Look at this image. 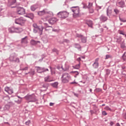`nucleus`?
<instances>
[{
	"label": "nucleus",
	"instance_id": "1",
	"mask_svg": "<svg viewBox=\"0 0 126 126\" xmlns=\"http://www.w3.org/2000/svg\"><path fill=\"white\" fill-rule=\"evenodd\" d=\"M71 10L73 12V16L74 18L79 16V7L78 6L71 7Z\"/></svg>",
	"mask_w": 126,
	"mask_h": 126
},
{
	"label": "nucleus",
	"instance_id": "2",
	"mask_svg": "<svg viewBox=\"0 0 126 126\" xmlns=\"http://www.w3.org/2000/svg\"><path fill=\"white\" fill-rule=\"evenodd\" d=\"M68 14L69 13L66 11H61L57 14V16L61 19H64L68 17Z\"/></svg>",
	"mask_w": 126,
	"mask_h": 126
},
{
	"label": "nucleus",
	"instance_id": "3",
	"mask_svg": "<svg viewBox=\"0 0 126 126\" xmlns=\"http://www.w3.org/2000/svg\"><path fill=\"white\" fill-rule=\"evenodd\" d=\"M62 82L63 83H67L70 79V75L68 73H64L62 76Z\"/></svg>",
	"mask_w": 126,
	"mask_h": 126
},
{
	"label": "nucleus",
	"instance_id": "4",
	"mask_svg": "<svg viewBox=\"0 0 126 126\" xmlns=\"http://www.w3.org/2000/svg\"><path fill=\"white\" fill-rule=\"evenodd\" d=\"M15 22L16 24H19V25H24V23L26 22V19L24 17L16 19Z\"/></svg>",
	"mask_w": 126,
	"mask_h": 126
},
{
	"label": "nucleus",
	"instance_id": "5",
	"mask_svg": "<svg viewBox=\"0 0 126 126\" xmlns=\"http://www.w3.org/2000/svg\"><path fill=\"white\" fill-rule=\"evenodd\" d=\"M25 98L26 99V100L29 101V102H35L36 101V97L34 94L27 95Z\"/></svg>",
	"mask_w": 126,
	"mask_h": 126
},
{
	"label": "nucleus",
	"instance_id": "6",
	"mask_svg": "<svg viewBox=\"0 0 126 126\" xmlns=\"http://www.w3.org/2000/svg\"><path fill=\"white\" fill-rule=\"evenodd\" d=\"M19 31H18V29H16L14 27H11L9 28L8 31L10 33H14V32H16V33H20V32H22L23 31V30L22 29H19Z\"/></svg>",
	"mask_w": 126,
	"mask_h": 126
},
{
	"label": "nucleus",
	"instance_id": "7",
	"mask_svg": "<svg viewBox=\"0 0 126 126\" xmlns=\"http://www.w3.org/2000/svg\"><path fill=\"white\" fill-rule=\"evenodd\" d=\"M17 14L22 15L25 14V9L21 7H18L17 8Z\"/></svg>",
	"mask_w": 126,
	"mask_h": 126
},
{
	"label": "nucleus",
	"instance_id": "8",
	"mask_svg": "<svg viewBox=\"0 0 126 126\" xmlns=\"http://www.w3.org/2000/svg\"><path fill=\"white\" fill-rule=\"evenodd\" d=\"M36 70L37 72H38V73L45 72L46 71H49V69H45V68H41L40 67H37Z\"/></svg>",
	"mask_w": 126,
	"mask_h": 126
},
{
	"label": "nucleus",
	"instance_id": "9",
	"mask_svg": "<svg viewBox=\"0 0 126 126\" xmlns=\"http://www.w3.org/2000/svg\"><path fill=\"white\" fill-rule=\"evenodd\" d=\"M4 90L8 94H11L13 93V90H12V89L8 87H6L4 88Z\"/></svg>",
	"mask_w": 126,
	"mask_h": 126
},
{
	"label": "nucleus",
	"instance_id": "10",
	"mask_svg": "<svg viewBox=\"0 0 126 126\" xmlns=\"http://www.w3.org/2000/svg\"><path fill=\"white\" fill-rule=\"evenodd\" d=\"M58 20H58L57 18L54 17L50 19L48 21V22L49 23H50V24H55V23H56V22L58 21Z\"/></svg>",
	"mask_w": 126,
	"mask_h": 126
},
{
	"label": "nucleus",
	"instance_id": "11",
	"mask_svg": "<svg viewBox=\"0 0 126 126\" xmlns=\"http://www.w3.org/2000/svg\"><path fill=\"white\" fill-rule=\"evenodd\" d=\"M98 62H99V58H96L95 60L94 63L93 64V66L94 68H98V67H99V63H98Z\"/></svg>",
	"mask_w": 126,
	"mask_h": 126
},
{
	"label": "nucleus",
	"instance_id": "12",
	"mask_svg": "<svg viewBox=\"0 0 126 126\" xmlns=\"http://www.w3.org/2000/svg\"><path fill=\"white\" fill-rule=\"evenodd\" d=\"M86 24H87L89 26V27H91V28H92L93 27V22H92V21L90 20H86Z\"/></svg>",
	"mask_w": 126,
	"mask_h": 126
},
{
	"label": "nucleus",
	"instance_id": "13",
	"mask_svg": "<svg viewBox=\"0 0 126 126\" xmlns=\"http://www.w3.org/2000/svg\"><path fill=\"white\" fill-rule=\"evenodd\" d=\"M46 13H49V12L47 11L46 10H43V11L38 12V15L40 16H42V15H44V14H46Z\"/></svg>",
	"mask_w": 126,
	"mask_h": 126
},
{
	"label": "nucleus",
	"instance_id": "14",
	"mask_svg": "<svg viewBox=\"0 0 126 126\" xmlns=\"http://www.w3.org/2000/svg\"><path fill=\"white\" fill-rule=\"evenodd\" d=\"M44 81L45 82H51V81H53V79H51L50 76H47L44 78Z\"/></svg>",
	"mask_w": 126,
	"mask_h": 126
},
{
	"label": "nucleus",
	"instance_id": "15",
	"mask_svg": "<svg viewBox=\"0 0 126 126\" xmlns=\"http://www.w3.org/2000/svg\"><path fill=\"white\" fill-rule=\"evenodd\" d=\"M107 14L108 16H110L112 14V8L108 7L107 10Z\"/></svg>",
	"mask_w": 126,
	"mask_h": 126
},
{
	"label": "nucleus",
	"instance_id": "16",
	"mask_svg": "<svg viewBox=\"0 0 126 126\" xmlns=\"http://www.w3.org/2000/svg\"><path fill=\"white\" fill-rule=\"evenodd\" d=\"M22 44H27L28 43V40L27 39V36H26L25 38L22 39L21 41Z\"/></svg>",
	"mask_w": 126,
	"mask_h": 126
},
{
	"label": "nucleus",
	"instance_id": "17",
	"mask_svg": "<svg viewBox=\"0 0 126 126\" xmlns=\"http://www.w3.org/2000/svg\"><path fill=\"white\" fill-rule=\"evenodd\" d=\"M18 98L15 99V102H16V103H18V104H20V103L22 101V98H20L19 96H18Z\"/></svg>",
	"mask_w": 126,
	"mask_h": 126
},
{
	"label": "nucleus",
	"instance_id": "18",
	"mask_svg": "<svg viewBox=\"0 0 126 126\" xmlns=\"http://www.w3.org/2000/svg\"><path fill=\"white\" fill-rule=\"evenodd\" d=\"M38 43H40V41H35L33 39H32L31 41V45H32L33 46H34V45H37V44H38Z\"/></svg>",
	"mask_w": 126,
	"mask_h": 126
},
{
	"label": "nucleus",
	"instance_id": "19",
	"mask_svg": "<svg viewBox=\"0 0 126 126\" xmlns=\"http://www.w3.org/2000/svg\"><path fill=\"white\" fill-rule=\"evenodd\" d=\"M37 8H38V6L36 5H33L31 7V9L32 11H35Z\"/></svg>",
	"mask_w": 126,
	"mask_h": 126
},
{
	"label": "nucleus",
	"instance_id": "20",
	"mask_svg": "<svg viewBox=\"0 0 126 126\" xmlns=\"http://www.w3.org/2000/svg\"><path fill=\"white\" fill-rule=\"evenodd\" d=\"M118 5L120 6V7H125V2L123 1H121L120 2H119Z\"/></svg>",
	"mask_w": 126,
	"mask_h": 126
},
{
	"label": "nucleus",
	"instance_id": "21",
	"mask_svg": "<svg viewBox=\"0 0 126 126\" xmlns=\"http://www.w3.org/2000/svg\"><path fill=\"white\" fill-rule=\"evenodd\" d=\"M15 2H16V0H9L8 4L9 5H12V4H14Z\"/></svg>",
	"mask_w": 126,
	"mask_h": 126
},
{
	"label": "nucleus",
	"instance_id": "22",
	"mask_svg": "<svg viewBox=\"0 0 126 126\" xmlns=\"http://www.w3.org/2000/svg\"><path fill=\"white\" fill-rule=\"evenodd\" d=\"M73 67L75 68V69H79L80 68V63L79 64L75 65V66H73Z\"/></svg>",
	"mask_w": 126,
	"mask_h": 126
},
{
	"label": "nucleus",
	"instance_id": "23",
	"mask_svg": "<svg viewBox=\"0 0 126 126\" xmlns=\"http://www.w3.org/2000/svg\"><path fill=\"white\" fill-rule=\"evenodd\" d=\"M25 17H28L29 18H31V19H32V18L34 17V15L33 14H29L27 16H25Z\"/></svg>",
	"mask_w": 126,
	"mask_h": 126
},
{
	"label": "nucleus",
	"instance_id": "24",
	"mask_svg": "<svg viewBox=\"0 0 126 126\" xmlns=\"http://www.w3.org/2000/svg\"><path fill=\"white\" fill-rule=\"evenodd\" d=\"M51 85L53 86V87H54L55 88H57L58 85H59V83L56 82L54 83L51 84Z\"/></svg>",
	"mask_w": 126,
	"mask_h": 126
},
{
	"label": "nucleus",
	"instance_id": "25",
	"mask_svg": "<svg viewBox=\"0 0 126 126\" xmlns=\"http://www.w3.org/2000/svg\"><path fill=\"white\" fill-rule=\"evenodd\" d=\"M37 29L39 30L40 33L42 34V32H43V30H44V28L43 27V26H39Z\"/></svg>",
	"mask_w": 126,
	"mask_h": 126
},
{
	"label": "nucleus",
	"instance_id": "26",
	"mask_svg": "<svg viewBox=\"0 0 126 126\" xmlns=\"http://www.w3.org/2000/svg\"><path fill=\"white\" fill-rule=\"evenodd\" d=\"M13 61L14 62H16V63H19V58H16V57L13 58Z\"/></svg>",
	"mask_w": 126,
	"mask_h": 126
},
{
	"label": "nucleus",
	"instance_id": "27",
	"mask_svg": "<svg viewBox=\"0 0 126 126\" xmlns=\"http://www.w3.org/2000/svg\"><path fill=\"white\" fill-rule=\"evenodd\" d=\"M100 19H101V20H102V21H106L107 20V18H106L105 17H104L103 16H101L100 17Z\"/></svg>",
	"mask_w": 126,
	"mask_h": 126
},
{
	"label": "nucleus",
	"instance_id": "28",
	"mask_svg": "<svg viewBox=\"0 0 126 126\" xmlns=\"http://www.w3.org/2000/svg\"><path fill=\"white\" fill-rule=\"evenodd\" d=\"M114 11L115 12L116 14H119V13H120V11L117 9H115Z\"/></svg>",
	"mask_w": 126,
	"mask_h": 126
},
{
	"label": "nucleus",
	"instance_id": "29",
	"mask_svg": "<svg viewBox=\"0 0 126 126\" xmlns=\"http://www.w3.org/2000/svg\"><path fill=\"white\" fill-rule=\"evenodd\" d=\"M82 42L83 43H86V38L83 37V36L82 37Z\"/></svg>",
	"mask_w": 126,
	"mask_h": 126
},
{
	"label": "nucleus",
	"instance_id": "30",
	"mask_svg": "<svg viewBox=\"0 0 126 126\" xmlns=\"http://www.w3.org/2000/svg\"><path fill=\"white\" fill-rule=\"evenodd\" d=\"M93 6V3H89V5L88 6V8H91V7H92Z\"/></svg>",
	"mask_w": 126,
	"mask_h": 126
},
{
	"label": "nucleus",
	"instance_id": "31",
	"mask_svg": "<svg viewBox=\"0 0 126 126\" xmlns=\"http://www.w3.org/2000/svg\"><path fill=\"white\" fill-rule=\"evenodd\" d=\"M104 109L106 110V111H111V109L109 106H106L104 108Z\"/></svg>",
	"mask_w": 126,
	"mask_h": 126
},
{
	"label": "nucleus",
	"instance_id": "32",
	"mask_svg": "<svg viewBox=\"0 0 126 126\" xmlns=\"http://www.w3.org/2000/svg\"><path fill=\"white\" fill-rule=\"evenodd\" d=\"M33 27H34V28H35L36 29H38V25H37V24H33Z\"/></svg>",
	"mask_w": 126,
	"mask_h": 126
},
{
	"label": "nucleus",
	"instance_id": "33",
	"mask_svg": "<svg viewBox=\"0 0 126 126\" xmlns=\"http://www.w3.org/2000/svg\"><path fill=\"white\" fill-rule=\"evenodd\" d=\"M110 58H112L110 55H107L106 56L105 60H108V59H110Z\"/></svg>",
	"mask_w": 126,
	"mask_h": 126
},
{
	"label": "nucleus",
	"instance_id": "34",
	"mask_svg": "<svg viewBox=\"0 0 126 126\" xmlns=\"http://www.w3.org/2000/svg\"><path fill=\"white\" fill-rule=\"evenodd\" d=\"M75 46H76V48H77V49H80V45L79 44H76Z\"/></svg>",
	"mask_w": 126,
	"mask_h": 126
},
{
	"label": "nucleus",
	"instance_id": "35",
	"mask_svg": "<svg viewBox=\"0 0 126 126\" xmlns=\"http://www.w3.org/2000/svg\"><path fill=\"white\" fill-rule=\"evenodd\" d=\"M102 114L103 116H106V115L107 114V112H106V111H102Z\"/></svg>",
	"mask_w": 126,
	"mask_h": 126
},
{
	"label": "nucleus",
	"instance_id": "36",
	"mask_svg": "<svg viewBox=\"0 0 126 126\" xmlns=\"http://www.w3.org/2000/svg\"><path fill=\"white\" fill-rule=\"evenodd\" d=\"M83 5V8H88V6L86 4H84Z\"/></svg>",
	"mask_w": 126,
	"mask_h": 126
},
{
	"label": "nucleus",
	"instance_id": "37",
	"mask_svg": "<svg viewBox=\"0 0 126 126\" xmlns=\"http://www.w3.org/2000/svg\"><path fill=\"white\" fill-rule=\"evenodd\" d=\"M120 20L122 21V22H126V20H124V19L120 18Z\"/></svg>",
	"mask_w": 126,
	"mask_h": 126
},
{
	"label": "nucleus",
	"instance_id": "38",
	"mask_svg": "<svg viewBox=\"0 0 126 126\" xmlns=\"http://www.w3.org/2000/svg\"><path fill=\"white\" fill-rule=\"evenodd\" d=\"M52 52H54L55 53H58V50L57 49H55V48H54L53 50H52Z\"/></svg>",
	"mask_w": 126,
	"mask_h": 126
},
{
	"label": "nucleus",
	"instance_id": "39",
	"mask_svg": "<svg viewBox=\"0 0 126 126\" xmlns=\"http://www.w3.org/2000/svg\"><path fill=\"white\" fill-rule=\"evenodd\" d=\"M90 13H93V12H94V10H93V9H92V8H91L90 9Z\"/></svg>",
	"mask_w": 126,
	"mask_h": 126
},
{
	"label": "nucleus",
	"instance_id": "40",
	"mask_svg": "<svg viewBox=\"0 0 126 126\" xmlns=\"http://www.w3.org/2000/svg\"><path fill=\"white\" fill-rule=\"evenodd\" d=\"M77 36L78 37H81L82 38V37L83 36V35H81V34H77Z\"/></svg>",
	"mask_w": 126,
	"mask_h": 126
},
{
	"label": "nucleus",
	"instance_id": "41",
	"mask_svg": "<svg viewBox=\"0 0 126 126\" xmlns=\"http://www.w3.org/2000/svg\"><path fill=\"white\" fill-rule=\"evenodd\" d=\"M28 69V67H26L22 69V70H27Z\"/></svg>",
	"mask_w": 126,
	"mask_h": 126
},
{
	"label": "nucleus",
	"instance_id": "42",
	"mask_svg": "<svg viewBox=\"0 0 126 126\" xmlns=\"http://www.w3.org/2000/svg\"><path fill=\"white\" fill-rule=\"evenodd\" d=\"M6 99H7V100H9V97L6 96V97H4V100H6Z\"/></svg>",
	"mask_w": 126,
	"mask_h": 126
},
{
	"label": "nucleus",
	"instance_id": "43",
	"mask_svg": "<svg viewBox=\"0 0 126 126\" xmlns=\"http://www.w3.org/2000/svg\"><path fill=\"white\" fill-rule=\"evenodd\" d=\"M77 61L78 62H79V63H80V61H81V59L80 58V57L78 58L77 59Z\"/></svg>",
	"mask_w": 126,
	"mask_h": 126
},
{
	"label": "nucleus",
	"instance_id": "44",
	"mask_svg": "<svg viewBox=\"0 0 126 126\" xmlns=\"http://www.w3.org/2000/svg\"><path fill=\"white\" fill-rule=\"evenodd\" d=\"M30 124V121H28V122H26V125H27V126H29V125Z\"/></svg>",
	"mask_w": 126,
	"mask_h": 126
},
{
	"label": "nucleus",
	"instance_id": "45",
	"mask_svg": "<svg viewBox=\"0 0 126 126\" xmlns=\"http://www.w3.org/2000/svg\"><path fill=\"white\" fill-rule=\"evenodd\" d=\"M121 48H123V49L126 48V46H125V44H121Z\"/></svg>",
	"mask_w": 126,
	"mask_h": 126
},
{
	"label": "nucleus",
	"instance_id": "46",
	"mask_svg": "<svg viewBox=\"0 0 126 126\" xmlns=\"http://www.w3.org/2000/svg\"><path fill=\"white\" fill-rule=\"evenodd\" d=\"M50 68L51 69V74H54V73H55L53 72V70H52V67H50Z\"/></svg>",
	"mask_w": 126,
	"mask_h": 126
},
{
	"label": "nucleus",
	"instance_id": "47",
	"mask_svg": "<svg viewBox=\"0 0 126 126\" xmlns=\"http://www.w3.org/2000/svg\"><path fill=\"white\" fill-rule=\"evenodd\" d=\"M37 29H33V32H34V33H37Z\"/></svg>",
	"mask_w": 126,
	"mask_h": 126
},
{
	"label": "nucleus",
	"instance_id": "48",
	"mask_svg": "<svg viewBox=\"0 0 126 126\" xmlns=\"http://www.w3.org/2000/svg\"><path fill=\"white\" fill-rule=\"evenodd\" d=\"M75 75H78V74H79V72H78V71H76L75 73Z\"/></svg>",
	"mask_w": 126,
	"mask_h": 126
},
{
	"label": "nucleus",
	"instance_id": "49",
	"mask_svg": "<svg viewBox=\"0 0 126 126\" xmlns=\"http://www.w3.org/2000/svg\"><path fill=\"white\" fill-rule=\"evenodd\" d=\"M110 126H113V125H114V122H111L110 123Z\"/></svg>",
	"mask_w": 126,
	"mask_h": 126
},
{
	"label": "nucleus",
	"instance_id": "50",
	"mask_svg": "<svg viewBox=\"0 0 126 126\" xmlns=\"http://www.w3.org/2000/svg\"><path fill=\"white\" fill-rule=\"evenodd\" d=\"M76 72V71H72L70 72V73H74L75 74Z\"/></svg>",
	"mask_w": 126,
	"mask_h": 126
},
{
	"label": "nucleus",
	"instance_id": "51",
	"mask_svg": "<svg viewBox=\"0 0 126 126\" xmlns=\"http://www.w3.org/2000/svg\"><path fill=\"white\" fill-rule=\"evenodd\" d=\"M54 103L51 102V103H50V106H54Z\"/></svg>",
	"mask_w": 126,
	"mask_h": 126
},
{
	"label": "nucleus",
	"instance_id": "52",
	"mask_svg": "<svg viewBox=\"0 0 126 126\" xmlns=\"http://www.w3.org/2000/svg\"><path fill=\"white\" fill-rule=\"evenodd\" d=\"M16 29H18V31H20L19 29H22L21 28H16Z\"/></svg>",
	"mask_w": 126,
	"mask_h": 126
},
{
	"label": "nucleus",
	"instance_id": "53",
	"mask_svg": "<svg viewBox=\"0 0 126 126\" xmlns=\"http://www.w3.org/2000/svg\"><path fill=\"white\" fill-rule=\"evenodd\" d=\"M34 72H35V71H32L31 73L32 75H34Z\"/></svg>",
	"mask_w": 126,
	"mask_h": 126
},
{
	"label": "nucleus",
	"instance_id": "54",
	"mask_svg": "<svg viewBox=\"0 0 126 126\" xmlns=\"http://www.w3.org/2000/svg\"><path fill=\"white\" fill-rule=\"evenodd\" d=\"M123 32H123V31H120L119 34H122Z\"/></svg>",
	"mask_w": 126,
	"mask_h": 126
},
{
	"label": "nucleus",
	"instance_id": "55",
	"mask_svg": "<svg viewBox=\"0 0 126 126\" xmlns=\"http://www.w3.org/2000/svg\"><path fill=\"white\" fill-rule=\"evenodd\" d=\"M116 126H121L120 125V124H119V123H117V124H116Z\"/></svg>",
	"mask_w": 126,
	"mask_h": 126
},
{
	"label": "nucleus",
	"instance_id": "56",
	"mask_svg": "<svg viewBox=\"0 0 126 126\" xmlns=\"http://www.w3.org/2000/svg\"><path fill=\"white\" fill-rule=\"evenodd\" d=\"M75 83H76V82H72L71 83V84H75Z\"/></svg>",
	"mask_w": 126,
	"mask_h": 126
},
{
	"label": "nucleus",
	"instance_id": "57",
	"mask_svg": "<svg viewBox=\"0 0 126 126\" xmlns=\"http://www.w3.org/2000/svg\"><path fill=\"white\" fill-rule=\"evenodd\" d=\"M122 35H125V32H122V34H121Z\"/></svg>",
	"mask_w": 126,
	"mask_h": 126
},
{
	"label": "nucleus",
	"instance_id": "58",
	"mask_svg": "<svg viewBox=\"0 0 126 126\" xmlns=\"http://www.w3.org/2000/svg\"><path fill=\"white\" fill-rule=\"evenodd\" d=\"M90 92H92V89H90Z\"/></svg>",
	"mask_w": 126,
	"mask_h": 126
},
{
	"label": "nucleus",
	"instance_id": "59",
	"mask_svg": "<svg viewBox=\"0 0 126 126\" xmlns=\"http://www.w3.org/2000/svg\"><path fill=\"white\" fill-rule=\"evenodd\" d=\"M67 69H68V67L66 68L65 70H67Z\"/></svg>",
	"mask_w": 126,
	"mask_h": 126
},
{
	"label": "nucleus",
	"instance_id": "60",
	"mask_svg": "<svg viewBox=\"0 0 126 126\" xmlns=\"http://www.w3.org/2000/svg\"><path fill=\"white\" fill-rule=\"evenodd\" d=\"M1 92V88H0V92Z\"/></svg>",
	"mask_w": 126,
	"mask_h": 126
},
{
	"label": "nucleus",
	"instance_id": "61",
	"mask_svg": "<svg viewBox=\"0 0 126 126\" xmlns=\"http://www.w3.org/2000/svg\"><path fill=\"white\" fill-rule=\"evenodd\" d=\"M82 59H85V58H84V57H82Z\"/></svg>",
	"mask_w": 126,
	"mask_h": 126
},
{
	"label": "nucleus",
	"instance_id": "62",
	"mask_svg": "<svg viewBox=\"0 0 126 126\" xmlns=\"http://www.w3.org/2000/svg\"><path fill=\"white\" fill-rule=\"evenodd\" d=\"M102 106H105V104H102Z\"/></svg>",
	"mask_w": 126,
	"mask_h": 126
},
{
	"label": "nucleus",
	"instance_id": "63",
	"mask_svg": "<svg viewBox=\"0 0 126 126\" xmlns=\"http://www.w3.org/2000/svg\"><path fill=\"white\" fill-rule=\"evenodd\" d=\"M74 77H76V76H75Z\"/></svg>",
	"mask_w": 126,
	"mask_h": 126
},
{
	"label": "nucleus",
	"instance_id": "64",
	"mask_svg": "<svg viewBox=\"0 0 126 126\" xmlns=\"http://www.w3.org/2000/svg\"><path fill=\"white\" fill-rule=\"evenodd\" d=\"M12 8H13V7H11Z\"/></svg>",
	"mask_w": 126,
	"mask_h": 126
}]
</instances>
